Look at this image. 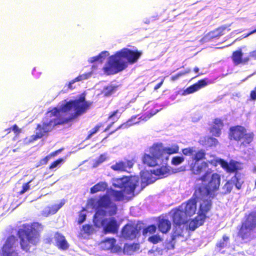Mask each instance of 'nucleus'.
Instances as JSON below:
<instances>
[{
	"label": "nucleus",
	"mask_w": 256,
	"mask_h": 256,
	"mask_svg": "<svg viewBox=\"0 0 256 256\" xmlns=\"http://www.w3.org/2000/svg\"><path fill=\"white\" fill-rule=\"evenodd\" d=\"M62 151L61 149H58L56 150H55L49 154H48V156L50 157V158H52L56 156L60 152Z\"/></svg>",
	"instance_id": "49"
},
{
	"label": "nucleus",
	"mask_w": 256,
	"mask_h": 256,
	"mask_svg": "<svg viewBox=\"0 0 256 256\" xmlns=\"http://www.w3.org/2000/svg\"><path fill=\"white\" fill-rule=\"evenodd\" d=\"M233 183L231 180L226 181L222 186L224 194H230L233 188Z\"/></svg>",
	"instance_id": "30"
},
{
	"label": "nucleus",
	"mask_w": 256,
	"mask_h": 256,
	"mask_svg": "<svg viewBox=\"0 0 256 256\" xmlns=\"http://www.w3.org/2000/svg\"><path fill=\"white\" fill-rule=\"evenodd\" d=\"M107 188L108 184L106 182H100L90 188V192L92 194H94L99 192H104L106 190Z\"/></svg>",
	"instance_id": "23"
},
{
	"label": "nucleus",
	"mask_w": 256,
	"mask_h": 256,
	"mask_svg": "<svg viewBox=\"0 0 256 256\" xmlns=\"http://www.w3.org/2000/svg\"><path fill=\"white\" fill-rule=\"evenodd\" d=\"M3 244L0 248L1 256H18L16 250L18 246V238L14 234H10L2 238Z\"/></svg>",
	"instance_id": "10"
},
{
	"label": "nucleus",
	"mask_w": 256,
	"mask_h": 256,
	"mask_svg": "<svg viewBox=\"0 0 256 256\" xmlns=\"http://www.w3.org/2000/svg\"><path fill=\"white\" fill-rule=\"evenodd\" d=\"M50 159V158L48 156V155L46 156L44 158H42V159H40V161L36 164V168H38V167L42 165H45V164H46L48 163V161Z\"/></svg>",
	"instance_id": "39"
},
{
	"label": "nucleus",
	"mask_w": 256,
	"mask_h": 256,
	"mask_svg": "<svg viewBox=\"0 0 256 256\" xmlns=\"http://www.w3.org/2000/svg\"><path fill=\"white\" fill-rule=\"evenodd\" d=\"M249 58H253L254 60H256V50L251 52H250L249 56H248Z\"/></svg>",
	"instance_id": "53"
},
{
	"label": "nucleus",
	"mask_w": 256,
	"mask_h": 256,
	"mask_svg": "<svg viewBox=\"0 0 256 256\" xmlns=\"http://www.w3.org/2000/svg\"><path fill=\"white\" fill-rule=\"evenodd\" d=\"M138 184V180L132 176H123L116 178L114 180V186L122 190H112L110 191L111 196L116 201H122L124 200L126 194L134 195L135 190Z\"/></svg>",
	"instance_id": "6"
},
{
	"label": "nucleus",
	"mask_w": 256,
	"mask_h": 256,
	"mask_svg": "<svg viewBox=\"0 0 256 256\" xmlns=\"http://www.w3.org/2000/svg\"><path fill=\"white\" fill-rule=\"evenodd\" d=\"M202 184L196 187L192 196L186 202L182 204L181 210L188 217H191L196 214L197 200H202L200 204L198 215L190 220L187 228L191 231L194 230L202 226L206 218L207 214L210 210L212 202V199L217 195L220 184L221 177L218 173L212 174L206 172L204 175L198 178Z\"/></svg>",
	"instance_id": "1"
},
{
	"label": "nucleus",
	"mask_w": 256,
	"mask_h": 256,
	"mask_svg": "<svg viewBox=\"0 0 256 256\" xmlns=\"http://www.w3.org/2000/svg\"><path fill=\"white\" fill-rule=\"evenodd\" d=\"M12 130L16 136H18L21 132V130L16 124L12 126Z\"/></svg>",
	"instance_id": "43"
},
{
	"label": "nucleus",
	"mask_w": 256,
	"mask_h": 256,
	"mask_svg": "<svg viewBox=\"0 0 256 256\" xmlns=\"http://www.w3.org/2000/svg\"><path fill=\"white\" fill-rule=\"evenodd\" d=\"M179 149V146L176 144H172L170 147H166L162 142H156L150 146V154H144L142 156L143 164L151 167L162 165L156 170H150V172L148 171L144 172L143 179L145 182L148 184L154 182L156 178L152 180L148 177L149 175L152 174L157 176L158 178L167 176L170 174L169 166L167 165L169 156L178 153Z\"/></svg>",
	"instance_id": "3"
},
{
	"label": "nucleus",
	"mask_w": 256,
	"mask_h": 256,
	"mask_svg": "<svg viewBox=\"0 0 256 256\" xmlns=\"http://www.w3.org/2000/svg\"><path fill=\"white\" fill-rule=\"evenodd\" d=\"M129 122H130V121L128 120V121H127L126 122L124 123V124H120L114 131L112 132H111V134L114 133L116 130H119V129H120L121 128H128L130 126V124H129Z\"/></svg>",
	"instance_id": "45"
},
{
	"label": "nucleus",
	"mask_w": 256,
	"mask_h": 256,
	"mask_svg": "<svg viewBox=\"0 0 256 256\" xmlns=\"http://www.w3.org/2000/svg\"><path fill=\"white\" fill-rule=\"evenodd\" d=\"M172 248H174V244H172Z\"/></svg>",
	"instance_id": "62"
},
{
	"label": "nucleus",
	"mask_w": 256,
	"mask_h": 256,
	"mask_svg": "<svg viewBox=\"0 0 256 256\" xmlns=\"http://www.w3.org/2000/svg\"><path fill=\"white\" fill-rule=\"evenodd\" d=\"M104 234H117L119 229V224L114 218H105L101 221Z\"/></svg>",
	"instance_id": "13"
},
{
	"label": "nucleus",
	"mask_w": 256,
	"mask_h": 256,
	"mask_svg": "<svg viewBox=\"0 0 256 256\" xmlns=\"http://www.w3.org/2000/svg\"><path fill=\"white\" fill-rule=\"evenodd\" d=\"M194 72L196 73H198L199 72V68L197 66L195 67L194 68Z\"/></svg>",
	"instance_id": "58"
},
{
	"label": "nucleus",
	"mask_w": 256,
	"mask_h": 256,
	"mask_svg": "<svg viewBox=\"0 0 256 256\" xmlns=\"http://www.w3.org/2000/svg\"><path fill=\"white\" fill-rule=\"evenodd\" d=\"M86 96L82 93L78 98L70 100L62 104L60 108L54 107L48 110L42 124L37 125L38 132L32 136V140L47 135L55 126L68 124L86 113L92 104L86 100Z\"/></svg>",
	"instance_id": "2"
},
{
	"label": "nucleus",
	"mask_w": 256,
	"mask_h": 256,
	"mask_svg": "<svg viewBox=\"0 0 256 256\" xmlns=\"http://www.w3.org/2000/svg\"><path fill=\"white\" fill-rule=\"evenodd\" d=\"M134 162L132 160H126L124 162L122 160L116 162L115 164L110 166L112 170L117 172H126L127 168H131L134 166Z\"/></svg>",
	"instance_id": "17"
},
{
	"label": "nucleus",
	"mask_w": 256,
	"mask_h": 256,
	"mask_svg": "<svg viewBox=\"0 0 256 256\" xmlns=\"http://www.w3.org/2000/svg\"><path fill=\"white\" fill-rule=\"evenodd\" d=\"M56 246L60 250H65L69 247V244L64 236L56 232L54 236Z\"/></svg>",
	"instance_id": "18"
},
{
	"label": "nucleus",
	"mask_w": 256,
	"mask_h": 256,
	"mask_svg": "<svg viewBox=\"0 0 256 256\" xmlns=\"http://www.w3.org/2000/svg\"><path fill=\"white\" fill-rule=\"evenodd\" d=\"M32 182V180H30L29 182L24 183L22 184V190L18 192L20 194H22L26 192L28 190L30 189V184Z\"/></svg>",
	"instance_id": "41"
},
{
	"label": "nucleus",
	"mask_w": 256,
	"mask_h": 256,
	"mask_svg": "<svg viewBox=\"0 0 256 256\" xmlns=\"http://www.w3.org/2000/svg\"><path fill=\"white\" fill-rule=\"evenodd\" d=\"M200 142L202 146L208 147L215 146L218 143L216 138L210 136H204L200 140Z\"/></svg>",
	"instance_id": "22"
},
{
	"label": "nucleus",
	"mask_w": 256,
	"mask_h": 256,
	"mask_svg": "<svg viewBox=\"0 0 256 256\" xmlns=\"http://www.w3.org/2000/svg\"><path fill=\"white\" fill-rule=\"evenodd\" d=\"M164 82V78H162V80L160 81V82L158 84H156L154 87V90H158L159 88H160L161 87V86H162V84H163Z\"/></svg>",
	"instance_id": "51"
},
{
	"label": "nucleus",
	"mask_w": 256,
	"mask_h": 256,
	"mask_svg": "<svg viewBox=\"0 0 256 256\" xmlns=\"http://www.w3.org/2000/svg\"><path fill=\"white\" fill-rule=\"evenodd\" d=\"M86 78L84 76L82 75H80L76 77L75 78L72 80V82H80L84 79Z\"/></svg>",
	"instance_id": "50"
},
{
	"label": "nucleus",
	"mask_w": 256,
	"mask_h": 256,
	"mask_svg": "<svg viewBox=\"0 0 256 256\" xmlns=\"http://www.w3.org/2000/svg\"><path fill=\"white\" fill-rule=\"evenodd\" d=\"M210 132L213 136H220L221 134V130L220 128H218L215 126H212L210 130Z\"/></svg>",
	"instance_id": "40"
},
{
	"label": "nucleus",
	"mask_w": 256,
	"mask_h": 256,
	"mask_svg": "<svg viewBox=\"0 0 256 256\" xmlns=\"http://www.w3.org/2000/svg\"><path fill=\"white\" fill-rule=\"evenodd\" d=\"M82 230L84 233L90 234L93 230L92 226L90 224H86L82 226Z\"/></svg>",
	"instance_id": "38"
},
{
	"label": "nucleus",
	"mask_w": 256,
	"mask_h": 256,
	"mask_svg": "<svg viewBox=\"0 0 256 256\" xmlns=\"http://www.w3.org/2000/svg\"><path fill=\"white\" fill-rule=\"evenodd\" d=\"M157 226L160 232L162 234H166L170 230L172 224L168 220L162 218L158 220Z\"/></svg>",
	"instance_id": "20"
},
{
	"label": "nucleus",
	"mask_w": 256,
	"mask_h": 256,
	"mask_svg": "<svg viewBox=\"0 0 256 256\" xmlns=\"http://www.w3.org/2000/svg\"><path fill=\"white\" fill-rule=\"evenodd\" d=\"M231 180L233 183V185L235 186L237 190H240L242 188V185L244 182L237 176L236 174L234 176Z\"/></svg>",
	"instance_id": "28"
},
{
	"label": "nucleus",
	"mask_w": 256,
	"mask_h": 256,
	"mask_svg": "<svg viewBox=\"0 0 256 256\" xmlns=\"http://www.w3.org/2000/svg\"><path fill=\"white\" fill-rule=\"evenodd\" d=\"M109 53L107 51H103L99 54L98 55L92 57L90 58V62L91 63L94 62L96 61L100 62L102 63L103 61L106 59V57L108 56Z\"/></svg>",
	"instance_id": "26"
},
{
	"label": "nucleus",
	"mask_w": 256,
	"mask_h": 256,
	"mask_svg": "<svg viewBox=\"0 0 256 256\" xmlns=\"http://www.w3.org/2000/svg\"><path fill=\"white\" fill-rule=\"evenodd\" d=\"M86 218V215L80 212L78 216V224H81L84 221H85Z\"/></svg>",
	"instance_id": "44"
},
{
	"label": "nucleus",
	"mask_w": 256,
	"mask_h": 256,
	"mask_svg": "<svg viewBox=\"0 0 256 256\" xmlns=\"http://www.w3.org/2000/svg\"><path fill=\"white\" fill-rule=\"evenodd\" d=\"M62 204H54L46 207L42 212V215L44 217H48L55 214L62 206Z\"/></svg>",
	"instance_id": "21"
},
{
	"label": "nucleus",
	"mask_w": 256,
	"mask_h": 256,
	"mask_svg": "<svg viewBox=\"0 0 256 256\" xmlns=\"http://www.w3.org/2000/svg\"><path fill=\"white\" fill-rule=\"evenodd\" d=\"M184 160V158L182 156H176L172 158L171 164L174 166H178L182 163Z\"/></svg>",
	"instance_id": "32"
},
{
	"label": "nucleus",
	"mask_w": 256,
	"mask_h": 256,
	"mask_svg": "<svg viewBox=\"0 0 256 256\" xmlns=\"http://www.w3.org/2000/svg\"><path fill=\"white\" fill-rule=\"evenodd\" d=\"M190 72H191V70L190 68H188L184 71L180 72V73H181V75H182L183 76L186 74L190 73Z\"/></svg>",
	"instance_id": "54"
},
{
	"label": "nucleus",
	"mask_w": 256,
	"mask_h": 256,
	"mask_svg": "<svg viewBox=\"0 0 256 256\" xmlns=\"http://www.w3.org/2000/svg\"><path fill=\"white\" fill-rule=\"evenodd\" d=\"M156 113H154V114H150V116H148V118H150L151 116H154Z\"/></svg>",
	"instance_id": "61"
},
{
	"label": "nucleus",
	"mask_w": 256,
	"mask_h": 256,
	"mask_svg": "<svg viewBox=\"0 0 256 256\" xmlns=\"http://www.w3.org/2000/svg\"><path fill=\"white\" fill-rule=\"evenodd\" d=\"M102 124H98L96 125L92 129L89 131L88 134L86 138V140H90L92 136L96 134L100 130V128L102 126Z\"/></svg>",
	"instance_id": "31"
},
{
	"label": "nucleus",
	"mask_w": 256,
	"mask_h": 256,
	"mask_svg": "<svg viewBox=\"0 0 256 256\" xmlns=\"http://www.w3.org/2000/svg\"><path fill=\"white\" fill-rule=\"evenodd\" d=\"M142 55V52L123 48L109 56L102 70L107 75L116 74L126 69L128 62L134 64Z\"/></svg>",
	"instance_id": "4"
},
{
	"label": "nucleus",
	"mask_w": 256,
	"mask_h": 256,
	"mask_svg": "<svg viewBox=\"0 0 256 256\" xmlns=\"http://www.w3.org/2000/svg\"><path fill=\"white\" fill-rule=\"evenodd\" d=\"M254 32H256V28L254 30L250 32L248 34H252Z\"/></svg>",
	"instance_id": "60"
},
{
	"label": "nucleus",
	"mask_w": 256,
	"mask_h": 256,
	"mask_svg": "<svg viewBox=\"0 0 256 256\" xmlns=\"http://www.w3.org/2000/svg\"><path fill=\"white\" fill-rule=\"evenodd\" d=\"M64 161L63 158H59L57 159L56 160L52 162L50 164L49 166V169L50 170H53L54 168L58 167L59 166L60 164Z\"/></svg>",
	"instance_id": "36"
},
{
	"label": "nucleus",
	"mask_w": 256,
	"mask_h": 256,
	"mask_svg": "<svg viewBox=\"0 0 256 256\" xmlns=\"http://www.w3.org/2000/svg\"><path fill=\"white\" fill-rule=\"evenodd\" d=\"M98 206L99 209L104 210V214L108 212L110 216L116 214L118 210L116 205L107 194L100 197L98 201Z\"/></svg>",
	"instance_id": "11"
},
{
	"label": "nucleus",
	"mask_w": 256,
	"mask_h": 256,
	"mask_svg": "<svg viewBox=\"0 0 256 256\" xmlns=\"http://www.w3.org/2000/svg\"><path fill=\"white\" fill-rule=\"evenodd\" d=\"M116 240L114 238H108L102 242V248L104 250H112L116 244Z\"/></svg>",
	"instance_id": "25"
},
{
	"label": "nucleus",
	"mask_w": 256,
	"mask_h": 256,
	"mask_svg": "<svg viewBox=\"0 0 256 256\" xmlns=\"http://www.w3.org/2000/svg\"><path fill=\"white\" fill-rule=\"evenodd\" d=\"M187 216L180 208L174 210L172 216V220L174 226H180L187 222Z\"/></svg>",
	"instance_id": "15"
},
{
	"label": "nucleus",
	"mask_w": 256,
	"mask_h": 256,
	"mask_svg": "<svg viewBox=\"0 0 256 256\" xmlns=\"http://www.w3.org/2000/svg\"><path fill=\"white\" fill-rule=\"evenodd\" d=\"M182 76L181 75L180 72L178 73L177 74L172 76L170 77V80L172 82H174L176 80H178L180 77Z\"/></svg>",
	"instance_id": "48"
},
{
	"label": "nucleus",
	"mask_w": 256,
	"mask_h": 256,
	"mask_svg": "<svg viewBox=\"0 0 256 256\" xmlns=\"http://www.w3.org/2000/svg\"><path fill=\"white\" fill-rule=\"evenodd\" d=\"M250 98L252 100H256V86L254 90H252L250 94Z\"/></svg>",
	"instance_id": "47"
},
{
	"label": "nucleus",
	"mask_w": 256,
	"mask_h": 256,
	"mask_svg": "<svg viewBox=\"0 0 256 256\" xmlns=\"http://www.w3.org/2000/svg\"><path fill=\"white\" fill-rule=\"evenodd\" d=\"M120 116V113L119 112V110H116L110 114L108 119V120H114V117H116V120H118Z\"/></svg>",
	"instance_id": "37"
},
{
	"label": "nucleus",
	"mask_w": 256,
	"mask_h": 256,
	"mask_svg": "<svg viewBox=\"0 0 256 256\" xmlns=\"http://www.w3.org/2000/svg\"><path fill=\"white\" fill-rule=\"evenodd\" d=\"M222 240H223V242H224L228 241L229 240V237L226 235H224L222 236Z\"/></svg>",
	"instance_id": "57"
},
{
	"label": "nucleus",
	"mask_w": 256,
	"mask_h": 256,
	"mask_svg": "<svg viewBox=\"0 0 256 256\" xmlns=\"http://www.w3.org/2000/svg\"><path fill=\"white\" fill-rule=\"evenodd\" d=\"M176 226H175L174 230L172 235L171 242H174L178 238L184 237L182 230L180 228H176Z\"/></svg>",
	"instance_id": "29"
},
{
	"label": "nucleus",
	"mask_w": 256,
	"mask_h": 256,
	"mask_svg": "<svg viewBox=\"0 0 256 256\" xmlns=\"http://www.w3.org/2000/svg\"><path fill=\"white\" fill-rule=\"evenodd\" d=\"M106 160V154H100L98 158L95 162V164L96 166L99 165L100 164L102 163Z\"/></svg>",
	"instance_id": "42"
},
{
	"label": "nucleus",
	"mask_w": 256,
	"mask_h": 256,
	"mask_svg": "<svg viewBox=\"0 0 256 256\" xmlns=\"http://www.w3.org/2000/svg\"><path fill=\"white\" fill-rule=\"evenodd\" d=\"M42 228V226L38 222L22 224V228L16 232L22 250L26 252H31L32 246H36L40 242V232Z\"/></svg>",
	"instance_id": "5"
},
{
	"label": "nucleus",
	"mask_w": 256,
	"mask_h": 256,
	"mask_svg": "<svg viewBox=\"0 0 256 256\" xmlns=\"http://www.w3.org/2000/svg\"><path fill=\"white\" fill-rule=\"evenodd\" d=\"M140 230L137 226L134 224H126L121 230V236L124 239L132 240L138 235Z\"/></svg>",
	"instance_id": "12"
},
{
	"label": "nucleus",
	"mask_w": 256,
	"mask_h": 256,
	"mask_svg": "<svg viewBox=\"0 0 256 256\" xmlns=\"http://www.w3.org/2000/svg\"><path fill=\"white\" fill-rule=\"evenodd\" d=\"M200 74H198L196 77H197V76H199Z\"/></svg>",
	"instance_id": "63"
},
{
	"label": "nucleus",
	"mask_w": 256,
	"mask_h": 256,
	"mask_svg": "<svg viewBox=\"0 0 256 256\" xmlns=\"http://www.w3.org/2000/svg\"><path fill=\"white\" fill-rule=\"evenodd\" d=\"M148 240L153 244H156L162 240V238L158 234L153 235L148 238Z\"/></svg>",
	"instance_id": "35"
},
{
	"label": "nucleus",
	"mask_w": 256,
	"mask_h": 256,
	"mask_svg": "<svg viewBox=\"0 0 256 256\" xmlns=\"http://www.w3.org/2000/svg\"><path fill=\"white\" fill-rule=\"evenodd\" d=\"M229 26H221L212 32V37H218L220 36H222L224 34V32L225 30L229 31L230 30L228 28Z\"/></svg>",
	"instance_id": "27"
},
{
	"label": "nucleus",
	"mask_w": 256,
	"mask_h": 256,
	"mask_svg": "<svg viewBox=\"0 0 256 256\" xmlns=\"http://www.w3.org/2000/svg\"><path fill=\"white\" fill-rule=\"evenodd\" d=\"M208 82L206 79H202L198 80L197 82L191 85L187 88L183 92V94H189L194 93L200 89L206 86Z\"/></svg>",
	"instance_id": "19"
},
{
	"label": "nucleus",
	"mask_w": 256,
	"mask_h": 256,
	"mask_svg": "<svg viewBox=\"0 0 256 256\" xmlns=\"http://www.w3.org/2000/svg\"><path fill=\"white\" fill-rule=\"evenodd\" d=\"M114 124V122H112L111 124H109L107 126L106 128H105V130H104V132H106L108 131V130H110V128H111V126L113 125V124Z\"/></svg>",
	"instance_id": "55"
},
{
	"label": "nucleus",
	"mask_w": 256,
	"mask_h": 256,
	"mask_svg": "<svg viewBox=\"0 0 256 256\" xmlns=\"http://www.w3.org/2000/svg\"><path fill=\"white\" fill-rule=\"evenodd\" d=\"M74 82H72V80L68 84V88L70 89V90H72L74 88L73 86H72V84H74Z\"/></svg>",
	"instance_id": "56"
},
{
	"label": "nucleus",
	"mask_w": 256,
	"mask_h": 256,
	"mask_svg": "<svg viewBox=\"0 0 256 256\" xmlns=\"http://www.w3.org/2000/svg\"><path fill=\"white\" fill-rule=\"evenodd\" d=\"M243 54H244L241 48H239L232 52L231 58L235 65L246 64L250 60L249 57L243 58Z\"/></svg>",
	"instance_id": "16"
},
{
	"label": "nucleus",
	"mask_w": 256,
	"mask_h": 256,
	"mask_svg": "<svg viewBox=\"0 0 256 256\" xmlns=\"http://www.w3.org/2000/svg\"><path fill=\"white\" fill-rule=\"evenodd\" d=\"M139 248L138 244H126L124 246V250L127 252H134Z\"/></svg>",
	"instance_id": "34"
},
{
	"label": "nucleus",
	"mask_w": 256,
	"mask_h": 256,
	"mask_svg": "<svg viewBox=\"0 0 256 256\" xmlns=\"http://www.w3.org/2000/svg\"><path fill=\"white\" fill-rule=\"evenodd\" d=\"M156 226L154 224H151L148 226L146 228L143 230V234H146L148 233L153 234L156 232Z\"/></svg>",
	"instance_id": "33"
},
{
	"label": "nucleus",
	"mask_w": 256,
	"mask_h": 256,
	"mask_svg": "<svg viewBox=\"0 0 256 256\" xmlns=\"http://www.w3.org/2000/svg\"><path fill=\"white\" fill-rule=\"evenodd\" d=\"M254 134L252 132H248L243 126L237 125L230 128L228 138L230 140L240 142L241 145L246 146L253 140Z\"/></svg>",
	"instance_id": "8"
},
{
	"label": "nucleus",
	"mask_w": 256,
	"mask_h": 256,
	"mask_svg": "<svg viewBox=\"0 0 256 256\" xmlns=\"http://www.w3.org/2000/svg\"><path fill=\"white\" fill-rule=\"evenodd\" d=\"M256 228V211L250 212L245 216L238 232V236L242 240L248 238Z\"/></svg>",
	"instance_id": "9"
},
{
	"label": "nucleus",
	"mask_w": 256,
	"mask_h": 256,
	"mask_svg": "<svg viewBox=\"0 0 256 256\" xmlns=\"http://www.w3.org/2000/svg\"><path fill=\"white\" fill-rule=\"evenodd\" d=\"M118 88V86H108L104 87L102 94L105 97H108L114 94L116 90H117Z\"/></svg>",
	"instance_id": "24"
},
{
	"label": "nucleus",
	"mask_w": 256,
	"mask_h": 256,
	"mask_svg": "<svg viewBox=\"0 0 256 256\" xmlns=\"http://www.w3.org/2000/svg\"><path fill=\"white\" fill-rule=\"evenodd\" d=\"M11 130H12V127L6 129V131L7 132V134H9L11 132Z\"/></svg>",
	"instance_id": "59"
},
{
	"label": "nucleus",
	"mask_w": 256,
	"mask_h": 256,
	"mask_svg": "<svg viewBox=\"0 0 256 256\" xmlns=\"http://www.w3.org/2000/svg\"><path fill=\"white\" fill-rule=\"evenodd\" d=\"M226 244H224V242L223 241H220L218 242L216 244V247L220 248H224Z\"/></svg>",
	"instance_id": "52"
},
{
	"label": "nucleus",
	"mask_w": 256,
	"mask_h": 256,
	"mask_svg": "<svg viewBox=\"0 0 256 256\" xmlns=\"http://www.w3.org/2000/svg\"><path fill=\"white\" fill-rule=\"evenodd\" d=\"M218 162L222 168L228 172H236L237 174L238 171L242 169L240 163L235 160H232L230 162H228L224 160L220 159Z\"/></svg>",
	"instance_id": "14"
},
{
	"label": "nucleus",
	"mask_w": 256,
	"mask_h": 256,
	"mask_svg": "<svg viewBox=\"0 0 256 256\" xmlns=\"http://www.w3.org/2000/svg\"><path fill=\"white\" fill-rule=\"evenodd\" d=\"M214 123L215 125H216L218 126H223L222 121L220 118H215L214 120Z\"/></svg>",
	"instance_id": "46"
},
{
	"label": "nucleus",
	"mask_w": 256,
	"mask_h": 256,
	"mask_svg": "<svg viewBox=\"0 0 256 256\" xmlns=\"http://www.w3.org/2000/svg\"><path fill=\"white\" fill-rule=\"evenodd\" d=\"M182 152L185 156H192V162L190 164V170L191 173L194 175L200 176L202 173L206 172H210L212 174H214L211 170H206L208 169V164L207 162L203 161L202 162H199L203 160L206 158V152L204 150H200L195 151L194 148L188 147L182 150Z\"/></svg>",
	"instance_id": "7"
}]
</instances>
